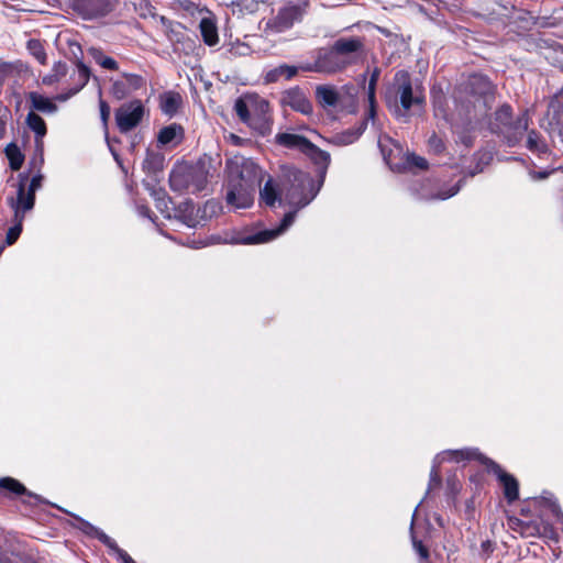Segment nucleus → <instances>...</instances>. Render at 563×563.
<instances>
[{
  "instance_id": "45",
  "label": "nucleus",
  "mask_w": 563,
  "mask_h": 563,
  "mask_svg": "<svg viewBox=\"0 0 563 563\" xmlns=\"http://www.w3.org/2000/svg\"><path fill=\"white\" fill-rule=\"evenodd\" d=\"M412 543H413V548L419 553L421 559H423V560L428 559V555H429L428 550L423 547L422 542L412 538Z\"/></svg>"
},
{
  "instance_id": "37",
  "label": "nucleus",
  "mask_w": 563,
  "mask_h": 563,
  "mask_svg": "<svg viewBox=\"0 0 563 563\" xmlns=\"http://www.w3.org/2000/svg\"><path fill=\"white\" fill-rule=\"evenodd\" d=\"M25 213H22V217H18L16 212L14 211V220L15 224L11 227L7 233L5 241L9 245L13 244L18 238L20 236L22 232V222L24 219Z\"/></svg>"
},
{
  "instance_id": "16",
  "label": "nucleus",
  "mask_w": 563,
  "mask_h": 563,
  "mask_svg": "<svg viewBox=\"0 0 563 563\" xmlns=\"http://www.w3.org/2000/svg\"><path fill=\"white\" fill-rule=\"evenodd\" d=\"M487 466L488 468L497 475L500 484L503 485V488H504V495L506 497V499L509 501V503H512L515 501L516 499H518L519 497V489H518V482L517 479L506 473L505 471H503V468L496 464L495 462L493 461H488L487 460Z\"/></svg>"
},
{
  "instance_id": "12",
  "label": "nucleus",
  "mask_w": 563,
  "mask_h": 563,
  "mask_svg": "<svg viewBox=\"0 0 563 563\" xmlns=\"http://www.w3.org/2000/svg\"><path fill=\"white\" fill-rule=\"evenodd\" d=\"M296 218V211H290L285 214L284 219L282 220L280 224L271 230H263L255 234H249V235H238L235 238H232L230 240V243L234 244H261L269 242L280 234H283L295 221Z\"/></svg>"
},
{
  "instance_id": "47",
  "label": "nucleus",
  "mask_w": 563,
  "mask_h": 563,
  "mask_svg": "<svg viewBox=\"0 0 563 563\" xmlns=\"http://www.w3.org/2000/svg\"><path fill=\"white\" fill-rule=\"evenodd\" d=\"M459 190H460V186H454V187H452V188H451L449 191H446V192H440L438 197H439L440 199H448V198H450V197L454 196L455 194H457V191H459Z\"/></svg>"
},
{
  "instance_id": "9",
  "label": "nucleus",
  "mask_w": 563,
  "mask_h": 563,
  "mask_svg": "<svg viewBox=\"0 0 563 563\" xmlns=\"http://www.w3.org/2000/svg\"><path fill=\"white\" fill-rule=\"evenodd\" d=\"M307 0L288 1L280 7L272 19L266 23L267 30L274 33H282L290 29L295 23L300 22L307 11Z\"/></svg>"
},
{
  "instance_id": "38",
  "label": "nucleus",
  "mask_w": 563,
  "mask_h": 563,
  "mask_svg": "<svg viewBox=\"0 0 563 563\" xmlns=\"http://www.w3.org/2000/svg\"><path fill=\"white\" fill-rule=\"evenodd\" d=\"M391 143H393L391 139L387 135H380L378 137V146L384 156V159L388 164H389L391 155H393V150H387V146H388V144H391Z\"/></svg>"
},
{
  "instance_id": "49",
  "label": "nucleus",
  "mask_w": 563,
  "mask_h": 563,
  "mask_svg": "<svg viewBox=\"0 0 563 563\" xmlns=\"http://www.w3.org/2000/svg\"><path fill=\"white\" fill-rule=\"evenodd\" d=\"M434 107H435V111H439V109H440V99L439 98H434Z\"/></svg>"
},
{
  "instance_id": "41",
  "label": "nucleus",
  "mask_w": 563,
  "mask_h": 563,
  "mask_svg": "<svg viewBox=\"0 0 563 563\" xmlns=\"http://www.w3.org/2000/svg\"><path fill=\"white\" fill-rule=\"evenodd\" d=\"M99 109H100V118L103 123L104 130L108 129V121L110 118V107L109 104L100 98L99 100Z\"/></svg>"
},
{
  "instance_id": "21",
  "label": "nucleus",
  "mask_w": 563,
  "mask_h": 563,
  "mask_svg": "<svg viewBox=\"0 0 563 563\" xmlns=\"http://www.w3.org/2000/svg\"><path fill=\"white\" fill-rule=\"evenodd\" d=\"M275 140L277 144L287 148L298 150L302 154H305L311 143L308 139L294 133H279Z\"/></svg>"
},
{
  "instance_id": "46",
  "label": "nucleus",
  "mask_w": 563,
  "mask_h": 563,
  "mask_svg": "<svg viewBox=\"0 0 563 563\" xmlns=\"http://www.w3.org/2000/svg\"><path fill=\"white\" fill-rule=\"evenodd\" d=\"M475 82H482L484 85V88L481 90V93H485L489 89V82L486 80V78L482 76H475L472 79V85H475Z\"/></svg>"
},
{
  "instance_id": "20",
  "label": "nucleus",
  "mask_w": 563,
  "mask_h": 563,
  "mask_svg": "<svg viewBox=\"0 0 563 563\" xmlns=\"http://www.w3.org/2000/svg\"><path fill=\"white\" fill-rule=\"evenodd\" d=\"M26 124L35 133V145L38 152V164L43 165V141L42 139L46 134V123L45 121L36 114L34 111H31L26 115Z\"/></svg>"
},
{
  "instance_id": "44",
  "label": "nucleus",
  "mask_w": 563,
  "mask_h": 563,
  "mask_svg": "<svg viewBox=\"0 0 563 563\" xmlns=\"http://www.w3.org/2000/svg\"><path fill=\"white\" fill-rule=\"evenodd\" d=\"M408 162L420 169L427 168V161L421 156L410 155Z\"/></svg>"
},
{
  "instance_id": "27",
  "label": "nucleus",
  "mask_w": 563,
  "mask_h": 563,
  "mask_svg": "<svg viewBox=\"0 0 563 563\" xmlns=\"http://www.w3.org/2000/svg\"><path fill=\"white\" fill-rule=\"evenodd\" d=\"M181 102V97L177 92H166L161 96V110L167 115H174Z\"/></svg>"
},
{
  "instance_id": "40",
  "label": "nucleus",
  "mask_w": 563,
  "mask_h": 563,
  "mask_svg": "<svg viewBox=\"0 0 563 563\" xmlns=\"http://www.w3.org/2000/svg\"><path fill=\"white\" fill-rule=\"evenodd\" d=\"M429 150L434 153H441L444 150V144L441 137L437 134H432L428 140Z\"/></svg>"
},
{
  "instance_id": "5",
  "label": "nucleus",
  "mask_w": 563,
  "mask_h": 563,
  "mask_svg": "<svg viewBox=\"0 0 563 563\" xmlns=\"http://www.w3.org/2000/svg\"><path fill=\"white\" fill-rule=\"evenodd\" d=\"M317 102L327 111H349L356 108V90L353 86L340 88L332 85H319L314 91Z\"/></svg>"
},
{
  "instance_id": "17",
  "label": "nucleus",
  "mask_w": 563,
  "mask_h": 563,
  "mask_svg": "<svg viewBox=\"0 0 563 563\" xmlns=\"http://www.w3.org/2000/svg\"><path fill=\"white\" fill-rule=\"evenodd\" d=\"M333 46L345 60L350 59V65L356 63L360 53L363 51V43L357 37L339 38Z\"/></svg>"
},
{
  "instance_id": "33",
  "label": "nucleus",
  "mask_w": 563,
  "mask_h": 563,
  "mask_svg": "<svg viewBox=\"0 0 563 563\" xmlns=\"http://www.w3.org/2000/svg\"><path fill=\"white\" fill-rule=\"evenodd\" d=\"M67 74V65L63 62H57L54 64L52 73L44 76L42 82L44 85L51 86L55 82L59 81Z\"/></svg>"
},
{
  "instance_id": "39",
  "label": "nucleus",
  "mask_w": 563,
  "mask_h": 563,
  "mask_svg": "<svg viewBox=\"0 0 563 563\" xmlns=\"http://www.w3.org/2000/svg\"><path fill=\"white\" fill-rule=\"evenodd\" d=\"M153 197L156 201V208L161 210V212H165L168 210L169 200L165 197V192L163 190H154Z\"/></svg>"
},
{
  "instance_id": "10",
  "label": "nucleus",
  "mask_w": 563,
  "mask_h": 563,
  "mask_svg": "<svg viewBox=\"0 0 563 563\" xmlns=\"http://www.w3.org/2000/svg\"><path fill=\"white\" fill-rule=\"evenodd\" d=\"M380 76V69L375 67L371 74V78L367 86V99H368V110L367 118L361 123L360 128L355 131H347L334 137V142L340 145H347L353 143L358 136L364 132L367 125V121L372 120L373 124H375L376 117V85Z\"/></svg>"
},
{
  "instance_id": "35",
  "label": "nucleus",
  "mask_w": 563,
  "mask_h": 563,
  "mask_svg": "<svg viewBox=\"0 0 563 563\" xmlns=\"http://www.w3.org/2000/svg\"><path fill=\"white\" fill-rule=\"evenodd\" d=\"M232 11L233 13H253L258 9L257 0H235L232 1Z\"/></svg>"
},
{
  "instance_id": "4",
  "label": "nucleus",
  "mask_w": 563,
  "mask_h": 563,
  "mask_svg": "<svg viewBox=\"0 0 563 563\" xmlns=\"http://www.w3.org/2000/svg\"><path fill=\"white\" fill-rule=\"evenodd\" d=\"M234 109L239 118L261 135L272 131L269 104L261 98L238 99Z\"/></svg>"
},
{
  "instance_id": "2",
  "label": "nucleus",
  "mask_w": 563,
  "mask_h": 563,
  "mask_svg": "<svg viewBox=\"0 0 563 563\" xmlns=\"http://www.w3.org/2000/svg\"><path fill=\"white\" fill-rule=\"evenodd\" d=\"M227 170V203L233 210L250 208L256 187L264 180V170L253 159L243 156L229 159Z\"/></svg>"
},
{
  "instance_id": "11",
  "label": "nucleus",
  "mask_w": 563,
  "mask_h": 563,
  "mask_svg": "<svg viewBox=\"0 0 563 563\" xmlns=\"http://www.w3.org/2000/svg\"><path fill=\"white\" fill-rule=\"evenodd\" d=\"M145 113V108L141 100H132L123 103L115 111V122L121 133H126L136 128Z\"/></svg>"
},
{
  "instance_id": "34",
  "label": "nucleus",
  "mask_w": 563,
  "mask_h": 563,
  "mask_svg": "<svg viewBox=\"0 0 563 563\" xmlns=\"http://www.w3.org/2000/svg\"><path fill=\"white\" fill-rule=\"evenodd\" d=\"M527 147L529 151L538 154L545 153L548 151L547 144L541 139L540 134L532 130L528 134Z\"/></svg>"
},
{
  "instance_id": "18",
  "label": "nucleus",
  "mask_w": 563,
  "mask_h": 563,
  "mask_svg": "<svg viewBox=\"0 0 563 563\" xmlns=\"http://www.w3.org/2000/svg\"><path fill=\"white\" fill-rule=\"evenodd\" d=\"M81 529L82 531H85L87 534H90L95 538H97L99 541H101L103 544H106L107 547H109L110 549L114 550L118 555H119V559L123 562V563H135L134 560L123 550H121L120 548H118L117 543L114 540H112L110 537H108L103 531H101L100 529L93 527L91 523L87 522V521H84L81 520Z\"/></svg>"
},
{
  "instance_id": "43",
  "label": "nucleus",
  "mask_w": 563,
  "mask_h": 563,
  "mask_svg": "<svg viewBox=\"0 0 563 563\" xmlns=\"http://www.w3.org/2000/svg\"><path fill=\"white\" fill-rule=\"evenodd\" d=\"M184 207H185V211L188 212V214H185L184 216V222L188 225V227H194L195 223H194V219L191 218V216L194 214L195 212V206L192 205V202L190 201H186L184 203Z\"/></svg>"
},
{
  "instance_id": "8",
  "label": "nucleus",
  "mask_w": 563,
  "mask_h": 563,
  "mask_svg": "<svg viewBox=\"0 0 563 563\" xmlns=\"http://www.w3.org/2000/svg\"><path fill=\"white\" fill-rule=\"evenodd\" d=\"M34 167L41 168L42 165L38 164V157L33 162ZM43 175L38 172L34 175L29 184L26 189V178L21 177L16 197L8 198V202L10 207L15 210L18 217H22V213H26L32 210L35 201V191L42 186Z\"/></svg>"
},
{
  "instance_id": "13",
  "label": "nucleus",
  "mask_w": 563,
  "mask_h": 563,
  "mask_svg": "<svg viewBox=\"0 0 563 563\" xmlns=\"http://www.w3.org/2000/svg\"><path fill=\"white\" fill-rule=\"evenodd\" d=\"M347 66H350V59L345 60L344 57L336 52L334 46H332L328 52L320 54L313 65L303 66L302 69L307 71L333 74Z\"/></svg>"
},
{
  "instance_id": "29",
  "label": "nucleus",
  "mask_w": 563,
  "mask_h": 563,
  "mask_svg": "<svg viewBox=\"0 0 563 563\" xmlns=\"http://www.w3.org/2000/svg\"><path fill=\"white\" fill-rule=\"evenodd\" d=\"M5 155L9 159L11 169L19 170L22 167L24 162V155L22 154L20 147L16 144H8V146L5 147Z\"/></svg>"
},
{
  "instance_id": "28",
  "label": "nucleus",
  "mask_w": 563,
  "mask_h": 563,
  "mask_svg": "<svg viewBox=\"0 0 563 563\" xmlns=\"http://www.w3.org/2000/svg\"><path fill=\"white\" fill-rule=\"evenodd\" d=\"M164 156L159 153L146 152V156L143 161V169L150 174H156L163 169Z\"/></svg>"
},
{
  "instance_id": "1",
  "label": "nucleus",
  "mask_w": 563,
  "mask_h": 563,
  "mask_svg": "<svg viewBox=\"0 0 563 563\" xmlns=\"http://www.w3.org/2000/svg\"><path fill=\"white\" fill-rule=\"evenodd\" d=\"M322 187V179L313 177L294 166H283L280 187H277L269 177L264 187L260 189V199L267 206L276 201H285L297 209L308 206Z\"/></svg>"
},
{
  "instance_id": "19",
  "label": "nucleus",
  "mask_w": 563,
  "mask_h": 563,
  "mask_svg": "<svg viewBox=\"0 0 563 563\" xmlns=\"http://www.w3.org/2000/svg\"><path fill=\"white\" fill-rule=\"evenodd\" d=\"M283 103L290 107L292 110L302 114L312 113V104L299 88L289 89L283 96Z\"/></svg>"
},
{
  "instance_id": "25",
  "label": "nucleus",
  "mask_w": 563,
  "mask_h": 563,
  "mask_svg": "<svg viewBox=\"0 0 563 563\" xmlns=\"http://www.w3.org/2000/svg\"><path fill=\"white\" fill-rule=\"evenodd\" d=\"M181 128L177 124L167 125L158 132L157 142L162 146L177 144L181 140Z\"/></svg>"
},
{
  "instance_id": "42",
  "label": "nucleus",
  "mask_w": 563,
  "mask_h": 563,
  "mask_svg": "<svg viewBox=\"0 0 563 563\" xmlns=\"http://www.w3.org/2000/svg\"><path fill=\"white\" fill-rule=\"evenodd\" d=\"M9 119V110L7 108H0V139H2L5 134V126Z\"/></svg>"
},
{
  "instance_id": "24",
  "label": "nucleus",
  "mask_w": 563,
  "mask_h": 563,
  "mask_svg": "<svg viewBox=\"0 0 563 563\" xmlns=\"http://www.w3.org/2000/svg\"><path fill=\"white\" fill-rule=\"evenodd\" d=\"M200 33L202 36L203 42L209 45L213 46L218 43L219 36H218V29L216 25V22L212 18L206 16L202 18L199 23Z\"/></svg>"
},
{
  "instance_id": "31",
  "label": "nucleus",
  "mask_w": 563,
  "mask_h": 563,
  "mask_svg": "<svg viewBox=\"0 0 563 563\" xmlns=\"http://www.w3.org/2000/svg\"><path fill=\"white\" fill-rule=\"evenodd\" d=\"M297 74V67L289 65H280L266 75L267 81H277L280 78L290 79Z\"/></svg>"
},
{
  "instance_id": "22",
  "label": "nucleus",
  "mask_w": 563,
  "mask_h": 563,
  "mask_svg": "<svg viewBox=\"0 0 563 563\" xmlns=\"http://www.w3.org/2000/svg\"><path fill=\"white\" fill-rule=\"evenodd\" d=\"M305 155L308 156L320 169V178L324 179L327 168L330 164V154L325 151L320 150L314 144L310 143Z\"/></svg>"
},
{
  "instance_id": "23",
  "label": "nucleus",
  "mask_w": 563,
  "mask_h": 563,
  "mask_svg": "<svg viewBox=\"0 0 563 563\" xmlns=\"http://www.w3.org/2000/svg\"><path fill=\"white\" fill-rule=\"evenodd\" d=\"M76 76H77L76 86L74 88L69 89L68 92L58 95L56 97L57 100H59V101L68 100L70 97L75 96L87 85L89 77H90V71H89V68L81 62H79L77 64Z\"/></svg>"
},
{
  "instance_id": "6",
  "label": "nucleus",
  "mask_w": 563,
  "mask_h": 563,
  "mask_svg": "<svg viewBox=\"0 0 563 563\" xmlns=\"http://www.w3.org/2000/svg\"><path fill=\"white\" fill-rule=\"evenodd\" d=\"M528 113L523 112L514 119L512 110L508 104H503L496 111L495 121L492 124L493 131L500 133L510 146L518 144L522 140L523 133L528 130Z\"/></svg>"
},
{
  "instance_id": "32",
  "label": "nucleus",
  "mask_w": 563,
  "mask_h": 563,
  "mask_svg": "<svg viewBox=\"0 0 563 563\" xmlns=\"http://www.w3.org/2000/svg\"><path fill=\"white\" fill-rule=\"evenodd\" d=\"M0 488L8 489L16 495H27L35 499H40L38 496L29 493L26 488L16 479L12 477H3L0 479Z\"/></svg>"
},
{
  "instance_id": "26",
  "label": "nucleus",
  "mask_w": 563,
  "mask_h": 563,
  "mask_svg": "<svg viewBox=\"0 0 563 563\" xmlns=\"http://www.w3.org/2000/svg\"><path fill=\"white\" fill-rule=\"evenodd\" d=\"M29 100L31 102L32 111H40L43 113H54L57 110L56 104L47 97L37 93L31 92L29 95Z\"/></svg>"
},
{
  "instance_id": "7",
  "label": "nucleus",
  "mask_w": 563,
  "mask_h": 563,
  "mask_svg": "<svg viewBox=\"0 0 563 563\" xmlns=\"http://www.w3.org/2000/svg\"><path fill=\"white\" fill-rule=\"evenodd\" d=\"M208 173L203 165H176L169 175V185L174 191L198 192L205 189Z\"/></svg>"
},
{
  "instance_id": "15",
  "label": "nucleus",
  "mask_w": 563,
  "mask_h": 563,
  "mask_svg": "<svg viewBox=\"0 0 563 563\" xmlns=\"http://www.w3.org/2000/svg\"><path fill=\"white\" fill-rule=\"evenodd\" d=\"M475 455V452H472L470 450H457V451H444L440 454H438L434 457L433 466L430 472V482H429V489H431L433 486L440 485L441 478L438 472V466L445 460H466L471 459Z\"/></svg>"
},
{
  "instance_id": "48",
  "label": "nucleus",
  "mask_w": 563,
  "mask_h": 563,
  "mask_svg": "<svg viewBox=\"0 0 563 563\" xmlns=\"http://www.w3.org/2000/svg\"><path fill=\"white\" fill-rule=\"evenodd\" d=\"M137 212L140 216L152 220L151 210L146 206H143V205L137 206Z\"/></svg>"
},
{
  "instance_id": "3",
  "label": "nucleus",
  "mask_w": 563,
  "mask_h": 563,
  "mask_svg": "<svg viewBox=\"0 0 563 563\" xmlns=\"http://www.w3.org/2000/svg\"><path fill=\"white\" fill-rule=\"evenodd\" d=\"M385 100L395 115L406 117L412 109L422 107L424 93L419 84H413L408 71L398 70L386 90Z\"/></svg>"
},
{
  "instance_id": "14",
  "label": "nucleus",
  "mask_w": 563,
  "mask_h": 563,
  "mask_svg": "<svg viewBox=\"0 0 563 563\" xmlns=\"http://www.w3.org/2000/svg\"><path fill=\"white\" fill-rule=\"evenodd\" d=\"M144 84L145 81L142 76L124 73L122 79L115 80L112 84L111 91L117 99L121 100L133 91L142 88Z\"/></svg>"
},
{
  "instance_id": "30",
  "label": "nucleus",
  "mask_w": 563,
  "mask_h": 563,
  "mask_svg": "<svg viewBox=\"0 0 563 563\" xmlns=\"http://www.w3.org/2000/svg\"><path fill=\"white\" fill-rule=\"evenodd\" d=\"M88 52L89 55L93 58V60L102 68L109 70H117L119 68L118 63L112 57L106 56L101 49L91 47Z\"/></svg>"
},
{
  "instance_id": "36",
  "label": "nucleus",
  "mask_w": 563,
  "mask_h": 563,
  "mask_svg": "<svg viewBox=\"0 0 563 563\" xmlns=\"http://www.w3.org/2000/svg\"><path fill=\"white\" fill-rule=\"evenodd\" d=\"M27 49L42 65L46 64V53L38 40H30L27 42Z\"/></svg>"
}]
</instances>
